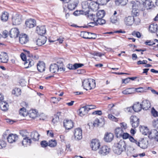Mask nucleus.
<instances>
[{
  "label": "nucleus",
  "instance_id": "47",
  "mask_svg": "<svg viewBox=\"0 0 158 158\" xmlns=\"http://www.w3.org/2000/svg\"><path fill=\"white\" fill-rule=\"evenodd\" d=\"M139 15V10L135 9H133L132 10V17H136L138 16Z\"/></svg>",
  "mask_w": 158,
  "mask_h": 158
},
{
  "label": "nucleus",
  "instance_id": "42",
  "mask_svg": "<svg viewBox=\"0 0 158 158\" xmlns=\"http://www.w3.org/2000/svg\"><path fill=\"white\" fill-rule=\"evenodd\" d=\"M113 151L115 153L118 155H120L123 151L122 149H121L117 147V146L115 145L113 148Z\"/></svg>",
  "mask_w": 158,
  "mask_h": 158
},
{
  "label": "nucleus",
  "instance_id": "48",
  "mask_svg": "<svg viewBox=\"0 0 158 158\" xmlns=\"http://www.w3.org/2000/svg\"><path fill=\"white\" fill-rule=\"evenodd\" d=\"M102 18L97 19L96 22H97V25L99 24L100 25H102L106 23V21L104 19H102Z\"/></svg>",
  "mask_w": 158,
  "mask_h": 158
},
{
  "label": "nucleus",
  "instance_id": "56",
  "mask_svg": "<svg viewBox=\"0 0 158 158\" xmlns=\"http://www.w3.org/2000/svg\"><path fill=\"white\" fill-rule=\"evenodd\" d=\"M151 113L153 116L156 117L158 116V112L154 108H152Z\"/></svg>",
  "mask_w": 158,
  "mask_h": 158
},
{
  "label": "nucleus",
  "instance_id": "27",
  "mask_svg": "<svg viewBox=\"0 0 158 158\" xmlns=\"http://www.w3.org/2000/svg\"><path fill=\"white\" fill-rule=\"evenodd\" d=\"M79 115L81 116H82L87 114L88 111L86 106L81 107L79 110Z\"/></svg>",
  "mask_w": 158,
  "mask_h": 158
},
{
  "label": "nucleus",
  "instance_id": "50",
  "mask_svg": "<svg viewBox=\"0 0 158 158\" xmlns=\"http://www.w3.org/2000/svg\"><path fill=\"white\" fill-rule=\"evenodd\" d=\"M88 19L91 20H93L94 21H96L97 19L95 15L93 14L88 15Z\"/></svg>",
  "mask_w": 158,
  "mask_h": 158
},
{
  "label": "nucleus",
  "instance_id": "2",
  "mask_svg": "<svg viewBox=\"0 0 158 158\" xmlns=\"http://www.w3.org/2000/svg\"><path fill=\"white\" fill-rule=\"evenodd\" d=\"M49 70L50 72L53 73H56L58 72H64L65 71V69L59 66L57 64H51Z\"/></svg>",
  "mask_w": 158,
  "mask_h": 158
},
{
  "label": "nucleus",
  "instance_id": "36",
  "mask_svg": "<svg viewBox=\"0 0 158 158\" xmlns=\"http://www.w3.org/2000/svg\"><path fill=\"white\" fill-rule=\"evenodd\" d=\"M105 12L104 10H99L96 14V19L103 18L105 15Z\"/></svg>",
  "mask_w": 158,
  "mask_h": 158
},
{
  "label": "nucleus",
  "instance_id": "26",
  "mask_svg": "<svg viewBox=\"0 0 158 158\" xmlns=\"http://www.w3.org/2000/svg\"><path fill=\"white\" fill-rule=\"evenodd\" d=\"M148 141L146 138L143 139L140 142V147L142 149L146 148L148 147Z\"/></svg>",
  "mask_w": 158,
  "mask_h": 158
},
{
  "label": "nucleus",
  "instance_id": "57",
  "mask_svg": "<svg viewBox=\"0 0 158 158\" xmlns=\"http://www.w3.org/2000/svg\"><path fill=\"white\" fill-rule=\"evenodd\" d=\"M24 52L26 55L27 56L30 58L33 57V54L32 53H30V51L25 50H24Z\"/></svg>",
  "mask_w": 158,
  "mask_h": 158
},
{
  "label": "nucleus",
  "instance_id": "61",
  "mask_svg": "<svg viewBox=\"0 0 158 158\" xmlns=\"http://www.w3.org/2000/svg\"><path fill=\"white\" fill-rule=\"evenodd\" d=\"M132 35H135L137 37L139 38L141 36L140 33L138 31H134L132 32Z\"/></svg>",
  "mask_w": 158,
  "mask_h": 158
},
{
  "label": "nucleus",
  "instance_id": "59",
  "mask_svg": "<svg viewBox=\"0 0 158 158\" xmlns=\"http://www.w3.org/2000/svg\"><path fill=\"white\" fill-rule=\"evenodd\" d=\"M19 133L23 137H27V133L25 130H21L20 131Z\"/></svg>",
  "mask_w": 158,
  "mask_h": 158
},
{
  "label": "nucleus",
  "instance_id": "5",
  "mask_svg": "<svg viewBox=\"0 0 158 158\" xmlns=\"http://www.w3.org/2000/svg\"><path fill=\"white\" fill-rule=\"evenodd\" d=\"M139 119L135 116H132L130 118V123L133 128L137 127L139 124Z\"/></svg>",
  "mask_w": 158,
  "mask_h": 158
},
{
  "label": "nucleus",
  "instance_id": "55",
  "mask_svg": "<svg viewBox=\"0 0 158 158\" xmlns=\"http://www.w3.org/2000/svg\"><path fill=\"white\" fill-rule=\"evenodd\" d=\"M131 136L129 134L127 133H123L122 135H121V137H122L124 139H126L127 138L129 139L130 136Z\"/></svg>",
  "mask_w": 158,
  "mask_h": 158
},
{
  "label": "nucleus",
  "instance_id": "10",
  "mask_svg": "<svg viewBox=\"0 0 158 158\" xmlns=\"http://www.w3.org/2000/svg\"><path fill=\"white\" fill-rule=\"evenodd\" d=\"M148 137L151 139H154L158 141V132L156 130L153 129L149 133Z\"/></svg>",
  "mask_w": 158,
  "mask_h": 158
},
{
  "label": "nucleus",
  "instance_id": "51",
  "mask_svg": "<svg viewBox=\"0 0 158 158\" xmlns=\"http://www.w3.org/2000/svg\"><path fill=\"white\" fill-rule=\"evenodd\" d=\"M134 18L133 23H134L136 25H139L140 23V20L138 17H133Z\"/></svg>",
  "mask_w": 158,
  "mask_h": 158
},
{
  "label": "nucleus",
  "instance_id": "1",
  "mask_svg": "<svg viewBox=\"0 0 158 158\" xmlns=\"http://www.w3.org/2000/svg\"><path fill=\"white\" fill-rule=\"evenodd\" d=\"M84 88L87 90L94 88L96 86L95 80L92 79H85L82 82Z\"/></svg>",
  "mask_w": 158,
  "mask_h": 158
},
{
  "label": "nucleus",
  "instance_id": "19",
  "mask_svg": "<svg viewBox=\"0 0 158 158\" xmlns=\"http://www.w3.org/2000/svg\"><path fill=\"white\" fill-rule=\"evenodd\" d=\"M37 69L40 72H42L45 70V64L43 61H39L37 64Z\"/></svg>",
  "mask_w": 158,
  "mask_h": 158
},
{
  "label": "nucleus",
  "instance_id": "15",
  "mask_svg": "<svg viewBox=\"0 0 158 158\" xmlns=\"http://www.w3.org/2000/svg\"><path fill=\"white\" fill-rule=\"evenodd\" d=\"M18 136L16 134H9L7 139L8 142L10 143H12L15 142L18 139Z\"/></svg>",
  "mask_w": 158,
  "mask_h": 158
},
{
  "label": "nucleus",
  "instance_id": "17",
  "mask_svg": "<svg viewBox=\"0 0 158 158\" xmlns=\"http://www.w3.org/2000/svg\"><path fill=\"white\" fill-rule=\"evenodd\" d=\"M19 41L21 44H26L28 41V38L27 35L25 34L20 35L19 37Z\"/></svg>",
  "mask_w": 158,
  "mask_h": 158
},
{
  "label": "nucleus",
  "instance_id": "44",
  "mask_svg": "<svg viewBox=\"0 0 158 158\" xmlns=\"http://www.w3.org/2000/svg\"><path fill=\"white\" fill-rule=\"evenodd\" d=\"M130 140L134 143L138 147H140V142L138 141L137 140H136L134 139L133 137L132 136H130L129 138Z\"/></svg>",
  "mask_w": 158,
  "mask_h": 158
},
{
  "label": "nucleus",
  "instance_id": "4",
  "mask_svg": "<svg viewBox=\"0 0 158 158\" xmlns=\"http://www.w3.org/2000/svg\"><path fill=\"white\" fill-rule=\"evenodd\" d=\"M12 23L13 25H18L21 24L22 21L21 15L16 14L12 17Z\"/></svg>",
  "mask_w": 158,
  "mask_h": 158
},
{
  "label": "nucleus",
  "instance_id": "11",
  "mask_svg": "<svg viewBox=\"0 0 158 158\" xmlns=\"http://www.w3.org/2000/svg\"><path fill=\"white\" fill-rule=\"evenodd\" d=\"M28 114L30 118L33 119L37 117L39 118V120H44V118H41V115H38V112L35 110H31L30 111Z\"/></svg>",
  "mask_w": 158,
  "mask_h": 158
},
{
  "label": "nucleus",
  "instance_id": "13",
  "mask_svg": "<svg viewBox=\"0 0 158 158\" xmlns=\"http://www.w3.org/2000/svg\"><path fill=\"white\" fill-rule=\"evenodd\" d=\"M25 24L27 27L32 28L36 25V22L34 19H29L26 20Z\"/></svg>",
  "mask_w": 158,
  "mask_h": 158
},
{
  "label": "nucleus",
  "instance_id": "3",
  "mask_svg": "<svg viewBox=\"0 0 158 158\" xmlns=\"http://www.w3.org/2000/svg\"><path fill=\"white\" fill-rule=\"evenodd\" d=\"M80 36L85 39H95L96 37V35L95 34L86 31L81 32Z\"/></svg>",
  "mask_w": 158,
  "mask_h": 158
},
{
  "label": "nucleus",
  "instance_id": "24",
  "mask_svg": "<svg viewBox=\"0 0 158 158\" xmlns=\"http://www.w3.org/2000/svg\"><path fill=\"white\" fill-rule=\"evenodd\" d=\"M31 138L29 137H26L23 138L22 141V144L24 146H27V145H30L32 142Z\"/></svg>",
  "mask_w": 158,
  "mask_h": 158
},
{
  "label": "nucleus",
  "instance_id": "34",
  "mask_svg": "<svg viewBox=\"0 0 158 158\" xmlns=\"http://www.w3.org/2000/svg\"><path fill=\"white\" fill-rule=\"evenodd\" d=\"M118 15L116 16H112L110 18V22L113 24L118 25L119 23V19L118 18Z\"/></svg>",
  "mask_w": 158,
  "mask_h": 158
},
{
  "label": "nucleus",
  "instance_id": "14",
  "mask_svg": "<svg viewBox=\"0 0 158 158\" xmlns=\"http://www.w3.org/2000/svg\"><path fill=\"white\" fill-rule=\"evenodd\" d=\"M134 18L131 16L126 17L124 19V24L127 26H130L133 23Z\"/></svg>",
  "mask_w": 158,
  "mask_h": 158
},
{
  "label": "nucleus",
  "instance_id": "31",
  "mask_svg": "<svg viewBox=\"0 0 158 158\" xmlns=\"http://www.w3.org/2000/svg\"><path fill=\"white\" fill-rule=\"evenodd\" d=\"M39 136L40 135L36 131L32 132L31 135V139L34 141L38 140Z\"/></svg>",
  "mask_w": 158,
  "mask_h": 158
},
{
  "label": "nucleus",
  "instance_id": "7",
  "mask_svg": "<svg viewBox=\"0 0 158 158\" xmlns=\"http://www.w3.org/2000/svg\"><path fill=\"white\" fill-rule=\"evenodd\" d=\"M110 151V149L106 146H102L99 151V153L103 156H105L108 154Z\"/></svg>",
  "mask_w": 158,
  "mask_h": 158
},
{
  "label": "nucleus",
  "instance_id": "38",
  "mask_svg": "<svg viewBox=\"0 0 158 158\" xmlns=\"http://www.w3.org/2000/svg\"><path fill=\"white\" fill-rule=\"evenodd\" d=\"M128 0H116L115 3L118 6L120 5L122 6H124L126 4Z\"/></svg>",
  "mask_w": 158,
  "mask_h": 158
},
{
  "label": "nucleus",
  "instance_id": "64",
  "mask_svg": "<svg viewBox=\"0 0 158 158\" xmlns=\"http://www.w3.org/2000/svg\"><path fill=\"white\" fill-rule=\"evenodd\" d=\"M153 125L154 127L158 129V118L156 120L153 121Z\"/></svg>",
  "mask_w": 158,
  "mask_h": 158
},
{
  "label": "nucleus",
  "instance_id": "53",
  "mask_svg": "<svg viewBox=\"0 0 158 158\" xmlns=\"http://www.w3.org/2000/svg\"><path fill=\"white\" fill-rule=\"evenodd\" d=\"M108 118L113 121H115V122H117L118 121V118L115 117L114 116H113L111 114H109L108 115Z\"/></svg>",
  "mask_w": 158,
  "mask_h": 158
},
{
  "label": "nucleus",
  "instance_id": "33",
  "mask_svg": "<svg viewBox=\"0 0 158 158\" xmlns=\"http://www.w3.org/2000/svg\"><path fill=\"white\" fill-rule=\"evenodd\" d=\"M8 105L5 102H0V108L3 111H6L8 110Z\"/></svg>",
  "mask_w": 158,
  "mask_h": 158
},
{
  "label": "nucleus",
  "instance_id": "20",
  "mask_svg": "<svg viewBox=\"0 0 158 158\" xmlns=\"http://www.w3.org/2000/svg\"><path fill=\"white\" fill-rule=\"evenodd\" d=\"M0 60L1 62L6 63L8 60V55L6 53L2 52L0 55Z\"/></svg>",
  "mask_w": 158,
  "mask_h": 158
},
{
  "label": "nucleus",
  "instance_id": "21",
  "mask_svg": "<svg viewBox=\"0 0 158 158\" xmlns=\"http://www.w3.org/2000/svg\"><path fill=\"white\" fill-rule=\"evenodd\" d=\"M144 7L147 8V9H151L153 5V2L151 0H146L143 3Z\"/></svg>",
  "mask_w": 158,
  "mask_h": 158
},
{
  "label": "nucleus",
  "instance_id": "49",
  "mask_svg": "<svg viewBox=\"0 0 158 158\" xmlns=\"http://www.w3.org/2000/svg\"><path fill=\"white\" fill-rule=\"evenodd\" d=\"M19 114L21 115L25 116L27 114L26 109L24 107L21 108L19 111Z\"/></svg>",
  "mask_w": 158,
  "mask_h": 158
},
{
  "label": "nucleus",
  "instance_id": "25",
  "mask_svg": "<svg viewBox=\"0 0 158 158\" xmlns=\"http://www.w3.org/2000/svg\"><path fill=\"white\" fill-rule=\"evenodd\" d=\"M117 147L121 148L123 151L126 150V144L123 140H120L118 143L115 144Z\"/></svg>",
  "mask_w": 158,
  "mask_h": 158
},
{
  "label": "nucleus",
  "instance_id": "63",
  "mask_svg": "<svg viewBox=\"0 0 158 158\" xmlns=\"http://www.w3.org/2000/svg\"><path fill=\"white\" fill-rule=\"evenodd\" d=\"M99 120L97 118H96L94 120V123L93 125L94 127H98L99 125Z\"/></svg>",
  "mask_w": 158,
  "mask_h": 158
},
{
  "label": "nucleus",
  "instance_id": "16",
  "mask_svg": "<svg viewBox=\"0 0 158 158\" xmlns=\"http://www.w3.org/2000/svg\"><path fill=\"white\" fill-rule=\"evenodd\" d=\"M142 109L144 110H147L151 107V104L149 101L145 100H143L141 104Z\"/></svg>",
  "mask_w": 158,
  "mask_h": 158
},
{
  "label": "nucleus",
  "instance_id": "40",
  "mask_svg": "<svg viewBox=\"0 0 158 158\" xmlns=\"http://www.w3.org/2000/svg\"><path fill=\"white\" fill-rule=\"evenodd\" d=\"M134 88H129L126 89L122 91V93L124 94H131L133 93Z\"/></svg>",
  "mask_w": 158,
  "mask_h": 158
},
{
  "label": "nucleus",
  "instance_id": "28",
  "mask_svg": "<svg viewBox=\"0 0 158 158\" xmlns=\"http://www.w3.org/2000/svg\"><path fill=\"white\" fill-rule=\"evenodd\" d=\"M114 137L113 134L111 133H107L104 137V140L106 142H110L113 140Z\"/></svg>",
  "mask_w": 158,
  "mask_h": 158
},
{
  "label": "nucleus",
  "instance_id": "58",
  "mask_svg": "<svg viewBox=\"0 0 158 158\" xmlns=\"http://www.w3.org/2000/svg\"><path fill=\"white\" fill-rule=\"evenodd\" d=\"M98 2H99V4L101 5H106L110 0H97Z\"/></svg>",
  "mask_w": 158,
  "mask_h": 158
},
{
  "label": "nucleus",
  "instance_id": "23",
  "mask_svg": "<svg viewBox=\"0 0 158 158\" xmlns=\"http://www.w3.org/2000/svg\"><path fill=\"white\" fill-rule=\"evenodd\" d=\"M34 61L31 59H28L24 61V64L25 66V68L27 69L31 67L34 65Z\"/></svg>",
  "mask_w": 158,
  "mask_h": 158
},
{
  "label": "nucleus",
  "instance_id": "9",
  "mask_svg": "<svg viewBox=\"0 0 158 158\" xmlns=\"http://www.w3.org/2000/svg\"><path fill=\"white\" fill-rule=\"evenodd\" d=\"M64 126L66 129L70 130L73 126V124L72 121L68 119H65L63 122Z\"/></svg>",
  "mask_w": 158,
  "mask_h": 158
},
{
  "label": "nucleus",
  "instance_id": "43",
  "mask_svg": "<svg viewBox=\"0 0 158 158\" xmlns=\"http://www.w3.org/2000/svg\"><path fill=\"white\" fill-rule=\"evenodd\" d=\"M57 142L56 140L51 139L49 141L48 145L51 147H54L56 146Z\"/></svg>",
  "mask_w": 158,
  "mask_h": 158
},
{
  "label": "nucleus",
  "instance_id": "35",
  "mask_svg": "<svg viewBox=\"0 0 158 158\" xmlns=\"http://www.w3.org/2000/svg\"><path fill=\"white\" fill-rule=\"evenodd\" d=\"M9 16V14L7 12H3L1 16V20L3 22H6L7 21Z\"/></svg>",
  "mask_w": 158,
  "mask_h": 158
},
{
  "label": "nucleus",
  "instance_id": "45",
  "mask_svg": "<svg viewBox=\"0 0 158 158\" xmlns=\"http://www.w3.org/2000/svg\"><path fill=\"white\" fill-rule=\"evenodd\" d=\"M97 25V22L96 21L94 22H90L87 25L84 27V28H88L89 27H94L95 26Z\"/></svg>",
  "mask_w": 158,
  "mask_h": 158
},
{
  "label": "nucleus",
  "instance_id": "18",
  "mask_svg": "<svg viewBox=\"0 0 158 158\" xmlns=\"http://www.w3.org/2000/svg\"><path fill=\"white\" fill-rule=\"evenodd\" d=\"M36 31L39 35H43L46 33V30L45 27L44 26H37L36 28Z\"/></svg>",
  "mask_w": 158,
  "mask_h": 158
},
{
  "label": "nucleus",
  "instance_id": "62",
  "mask_svg": "<svg viewBox=\"0 0 158 158\" xmlns=\"http://www.w3.org/2000/svg\"><path fill=\"white\" fill-rule=\"evenodd\" d=\"M47 135L50 137H53L54 136V133L52 130H48L47 131Z\"/></svg>",
  "mask_w": 158,
  "mask_h": 158
},
{
  "label": "nucleus",
  "instance_id": "6",
  "mask_svg": "<svg viewBox=\"0 0 158 158\" xmlns=\"http://www.w3.org/2000/svg\"><path fill=\"white\" fill-rule=\"evenodd\" d=\"M100 146V143L97 139H94L92 140L90 146L92 150L94 151L97 150L99 148Z\"/></svg>",
  "mask_w": 158,
  "mask_h": 158
},
{
  "label": "nucleus",
  "instance_id": "37",
  "mask_svg": "<svg viewBox=\"0 0 158 158\" xmlns=\"http://www.w3.org/2000/svg\"><path fill=\"white\" fill-rule=\"evenodd\" d=\"M21 93V90L19 88H15L12 91V94L15 95L17 96H18L20 95Z\"/></svg>",
  "mask_w": 158,
  "mask_h": 158
},
{
  "label": "nucleus",
  "instance_id": "54",
  "mask_svg": "<svg viewBox=\"0 0 158 158\" xmlns=\"http://www.w3.org/2000/svg\"><path fill=\"white\" fill-rule=\"evenodd\" d=\"M59 120V117L57 116L54 115L52 118V121L54 124L57 123Z\"/></svg>",
  "mask_w": 158,
  "mask_h": 158
},
{
  "label": "nucleus",
  "instance_id": "52",
  "mask_svg": "<svg viewBox=\"0 0 158 158\" xmlns=\"http://www.w3.org/2000/svg\"><path fill=\"white\" fill-rule=\"evenodd\" d=\"M6 142L2 139H0V149L5 148L6 146Z\"/></svg>",
  "mask_w": 158,
  "mask_h": 158
},
{
  "label": "nucleus",
  "instance_id": "39",
  "mask_svg": "<svg viewBox=\"0 0 158 158\" xmlns=\"http://www.w3.org/2000/svg\"><path fill=\"white\" fill-rule=\"evenodd\" d=\"M149 30L152 33L155 32V31H157V26L156 24H152L150 25L149 28Z\"/></svg>",
  "mask_w": 158,
  "mask_h": 158
},
{
  "label": "nucleus",
  "instance_id": "60",
  "mask_svg": "<svg viewBox=\"0 0 158 158\" xmlns=\"http://www.w3.org/2000/svg\"><path fill=\"white\" fill-rule=\"evenodd\" d=\"M41 146L43 148H45L48 145V143L46 141H43L40 143Z\"/></svg>",
  "mask_w": 158,
  "mask_h": 158
},
{
  "label": "nucleus",
  "instance_id": "41",
  "mask_svg": "<svg viewBox=\"0 0 158 158\" xmlns=\"http://www.w3.org/2000/svg\"><path fill=\"white\" fill-rule=\"evenodd\" d=\"M77 6V5L76 4L75 2H73L69 4L68 5V8L69 10H72L75 9Z\"/></svg>",
  "mask_w": 158,
  "mask_h": 158
},
{
  "label": "nucleus",
  "instance_id": "30",
  "mask_svg": "<svg viewBox=\"0 0 158 158\" xmlns=\"http://www.w3.org/2000/svg\"><path fill=\"white\" fill-rule=\"evenodd\" d=\"M91 9L93 11H96L99 8V4L97 2L93 1L92 2L89 4Z\"/></svg>",
  "mask_w": 158,
  "mask_h": 158
},
{
  "label": "nucleus",
  "instance_id": "46",
  "mask_svg": "<svg viewBox=\"0 0 158 158\" xmlns=\"http://www.w3.org/2000/svg\"><path fill=\"white\" fill-rule=\"evenodd\" d=\"M81 5L83 9L85 10L89 9V5L87 1L82 2L81 3Z\"/></svg>",
  "mask_w": 158,
  "mask_h": 158
},
{
  "label": "nucleus",
  "instance_id": "32",
  "mask_svg": "<svg viewBox=\"0 0 158 158\" xmlns=\"http://www.w3.org/2000/svg\"><path fill=\"white\" fill-rule=\"evenodd\" d=\"M133 110L135 112H138L140 111L142 108L141 104H139V102H137L136 103L134 104L133 106Z\"/></svg>",
  "mask_w": 158,
  "mask_h": 158
},
{
  "label": "nucleus",
  "instance_id": "8",
  "mask_svg": "<svg viewBox=\"0 0 158 158\" xmlns=\"http://www.w3.org/2000/svg\"><path fill=\"white\" fill-rule=\"evenodd\" d=\"M74 134L75 139L77 140L81 139L82 137V131L79 128L76 129L74 131Z\"/></svg>",
  "mask_w": 158,
  "mask_h": 158
},
{
  "label": "nucleus",
  "instance_id": "22",
  "mask_svg": "<svg viewBox=\"0 0 158 158\" xmlns=\"http://www.w3.org/2000/svg\"><path fill=\"white\" fill-rule=\"evenodd\" d=\"M124 131L122 128L120 127H117L114 130L115 135L117 138L121 137V135Z\"/></svg>",
  "mask_w": 158,
  "mask_h": 158
},
{
  "label": "nucleus",
  "instance_id": "12",
  "mask_svg": "<svg viewBox=\"0 0 158 158\" xmlns=\"http://www.w3.org/2000/svg\"><path fill=\"white\" fill-rule=\"evenodd\" d=\"M19 34V29L17 28L11 29L10 31V36L11 38H15L18 37Z\"/></svg>",
  "mask_w": 158,
  "mask_h": 158
},
{
  "label": "nucleus",
  "instance_id": "29",
  "mask_svg": "<svg viewBox=\"0 0 158 158\" xmlns=\"http://www.w3.org/2000/svg\"><path fill=\"white\" fill-rule=\"evenodd\" d=\"M46 41V37L43 36L39 38L36 41V44L39 46H41L44 44Z\"/></svg>",
  "mask_w": 158,
  "mask_h": 158
}]
</instances>
